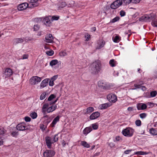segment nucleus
I'll list each match as a JSON object with an SVG mask.
<instances>
[{"mask_svg":"<svg viewBox=\"0 0 157 157\" xmlns=\"http://www.w3.org/2000/svg\"><path fill=\"white\" fill-rule=\"evenodd\" d=\"M156 15L154 13H151L149 14H146L142 17L141 19L145 21L150 22L152 21V25L155 27H157V19H156Z\"/></svg>","mask_w":157,"mask_h":157,"instance_id":"nucleus-1","label":"nucleus"},{"mask_svg":"<svg viewBox=\"0 0 157 157\" xmlns=\"http://www.w3.org/2000/svg\"><path fill=\"white\" fill-rule=\"evenodd\" d=\"M101 63L99 60H97L93 62L91 65V73L93 74L98 73L101 70Z\"/></svg>","mask_w":157,"mask_h":157,"instance_id":"nucleus-2","label":"nucleus"},{"mask_svg":"<svg viewBox=\"0 0 157 157\" xmlns=\"http://www.w3.org/2000/svg\"><path fill=\"white\" fill-rule=\"evenodd\" d=\"M134 130L132 128H127L123 129L122 132V134L125 136L130 137L132 136L134 132Z\"/></svg>","mask_w":157,"mask_h":157,"instance_id":"nucleus-3","label":"nucleus"},{"mask_svg":"<svg viewBox=\"0 0 157 157\" xmlns=\"http://www.w3.org/2000/svg\"><path fill=\"white\" fill-rule=\"evenodd\" d=\"M41 80V78L37 76H33L30 79V84L33 85H36L40 82Z\"/></svg>","mask_w":157,"mask_h":157,"instance_id":"nucleus-4","label":"nucleus"},{"mask_svg":"<svg viewBox=\"0 0 157 157\" xmlns=\"http://www.w3.org/2000/svg\"><path fill=\"white\" fill-rule=\"evenodd\" d=\"M122 4V0H117L111 4L110 7L112 9H115L119 7Z\"/></svg>","mask_w":157,"mask_h":157,"instance_id":"nucleus-5","label":"nucleus"},{"mask_svg":"<svg viewBox=\"0 0 157 157\" xmlns=\"http://www.w3.org/2000/svg\"><path fill=\"white\" fill-rule=\"evenodd\" d=\"M13 74V71L10 68H6L3 73V77L5 78L9 77Z\"/></svg>","mask_w":157,"mask_h":157,"instance_id":"nucleus-6","label":"nucleus"},{"mask_svg":"<svg viewBox=\"0 0 157 157\" xmlns=\"http://www.w3.org/2000/svg\"><path fill=\"white\" fill-rule=\"evenodd\" d=\"M55 154L54 151L52 150H46L43 153L44 157H52Z\"/></svg>","mask_w":157,"mask_h":157,"instance_id":"nucleus-7","label":"nucleus"},{"mask_svg":"<svg viewBox=\"0 0 157 157\" xmlns=\"http://www.w3.org/2000/svg\"><path fill=\"white\" fill-rule=\"evenodd\" d=\"M16 128L19 131H24L28 129L26 124L24 122L18 124L16 126Z\"/></svg>","mask_w":157,"mask_h":157,"instance_id":"nucleus-8","label":"nucleus"},{"mask_svg":"<svg viewBox=\"0 0 157 157\" xmlns=\"http://www.w3.org/2000/svg\"><path fill=\"white\" fill-rule=\"evenodd\" d=\"M27 7H29V5L28 2L23 3L19 5L17 7V9L19 10H23L27 8Z\"/></svg>","mask_w":157,"mask_h":157,"instance_id":"nucleus-9","label":"nucleus"},{"mask_svg":"<svg viewBox=\"0 0 157 157\" xmlns=\"http://www.w3.org/2000/svg\"><path fill=\"white\" fill-rule=\"evenodd\" d=\"M107 98L109 101L113 103L116 102L117 100L116 95L115 94H112L108 95L107 96Z\"/></svg>","mask_w":157,"mask_h":157,"instance_id":"nucleus-10","label":"nucleus"},{"mask_svg":"<svg viewBox=\"0 0 157 157\" xmlns=\"http://www.w3.org/2000/svg\"><path fill=\"white\" fill-rule=\"evenodd\" d=\"M98 86L103 89H106L108 87L106 83L103 80H100L98 82Z\"/></svg>","mask_w":157,"mask_h":157,"instance_id":"nucleus-11","label":"nucleus"},{"mask_svg":"<svg viewBox=\"0 0 157 157\" xmlns=\"http://www.w3.org/2000/svg\"><path fill=\"white\" fill-rule=\"evenodd\" d=\"M38 0H27L30 8L36 7L37 6L36 2Z\"/></svg>","mask_w":157,"mask_h":157,"instance_id":"nucleus-12","label":"nucleus"},{"mask_svg":"<svg viewBox=\"0 0 157 157\" xmlns=\"http://www.w3.org/2000/svg\"><path fill=\"white\" fill-rule=\"evenodd\" d=\"M43 23L47 26H50L51 25V21L50 18L48 17H46L43 20Z\"/></svg>","mask_w":157,"mask_h":157,"instance_id":"nucleus-13","label":"nucleus"},{"mask_svg":"<svg viewBox=\"0 0 157 157\" xmlns=\"http://www.w3.org/2000/svg\"><path fill=\"white\" fill-rule=\"evenodd\" d=\"M45 42L48 43H52L53 42V38L52 35L49 34L45 37Z\"/></svg>","mask_w":157,"mask_h":157,"instance_id":"nucleus-14","label":"nucleus"},{"mask_svg":"<svg viewBox=\"0 0 157 157\" xmlns=\"http://www.w3.org/2000/svg\"><path fill=\"white\" fill-rule=\"evenodd\" d=\"M100 113L98 112L93 113L90 116V120H94L98 118L100 116Z\"/></svg>","mask_w":157,"mask_h":157,"instance_id":"nucleus-15","label":"nucleus"},{"mask_svg":"<svg viewBox=\"0 0 157 157\" xmlns=\"http://www.w3.org/2000/svg\"><path fill=\"white\" fill-rule=\"evenodd\" d=\"M49 80V78H46L43 80L40 85V89H42L46 87L48 85Z\"/></svg>","mask_w":157,"mask_h":157,"instance_id":"nucleus-16","label":"nucleus"},{"mask_svg":"<svg viewBox=\"0 0 157 157\" xmlns=\"http://www.w3.org/2000/svg\"><path fill=\"white\" fill-rule=\"evenodd\" d=\"M137 108L138 110H144L147 108V105L145 104L140 103L137 105Z\"/></svg>","mask_w":157,"mask_h":157,"instance_id":"nucleus-17","label":"nucleus"},{"mask_svg":"<svg viewBox=\"0 0 157 157\" xmlns=\"http://www.w3.org/2000/svg\"><path fill=\"white\" fill-rule=\"evenodd\" d=\"M45 139L47 146L48 148H51V144L52 143V140L51 138L49 137H46Z\"/></svg>","mask_w":157,"mask_h":157,"instance_id":"nucleus-18","label":"nucleus"},{"mask_svg":"<svg viewBox=\"0 0 157 157\" xmlns=\"http://www.w3.org/2000/svg\"><path fill=\"white\" fill-rule=\"evenodd\" d=\"M24 39L21 38H16L13 40V44L16 45L19 43H22L24 41Z\"/></svg>","mask_w":157,"mask_h":157,"instance_id":"nucleus-19","label":"nucleus"},{"mask_svg":"<svg viewBox=\"0 0 157 157\" xmlns=\"http://www.w3.org/2000/svg\"><path fill=\"white\" fill-rule=\"evenodd\" d=\"M112 105V104L109 103H107L102 104L100 105L101 109H107Z\"/></svg>","mask_w":157,"mask_h":157,"instance_id":"nucleus-20","label":"nucleus"},{"mask_svg":"<svg viewBox=\"0 0 157 157\" xmlns=\"http://www.w3.org/2000/svg\"><path fill=\"white\" fill-rule=\"evenodd\" d=\"M57 106L56 105L51 106L47 109V112L48 113L52 112L55 110Z\"/></svg>","mask_w":157,"mask_h":157,"instance_id":"nucleus-21","label":"nucleus"},{"mask_svg":"<svg viewBox=\"0 0 157 157\" xmlns=\"http://www.w3.org/2000/svg\"><path fill=\"white\" fill-rule=\"evenodd\" d=\"M92 130V128L91 127H89L85 128L83 131V133L84 134L86 135L88 133H90Z\"/></svg>","mask_w":157,"mask_h":157,"instance_id":"nucleus-22","label":"nucleus"},{"mask_svg":"<svg viewBox=\"0 0 157 157\" xmlns=\"http://www.w3.org/2000/svg\"><path fill=\"white\" fill-rule=\"evenodd\" d=\"M149 132L152 135H157V128H151L149 130Z\"/></svg>","mask_w":157,"mask_h":157,"instance_id":"nucleus-23","label":"nucleus"},{"mask_svg":"<svg viewBox=\"0 0 157 157\" xmlns=\"http://www.w3.org/2000/svg\"><path fill=\"white\" fill-rule=\"evenodd\" d=\"M59 116H57L53 120L52 124H51V126L52 127H54L55 125L56 124L57 122L59 121Z\"/></svg>","mask_w":157,"mask_h":157,"instance_id":"nucleus-24","label":"nucleus"},{"mask_svg":"<svg viewBox=\"0 0 157 157\" xmlns=\"http://www.w3.org/2000/svg\"><path fill=\"white\" fill-rule=\"evenodd\" d=\"M10 130H13V131L11 132V135L13 137H16L17 135L18 132L16 130L15 128H10Z\"/></svg>","mask_w":157,"mask_h":157,"instance_id":"nucleus-25","label":"nucleus"},{"mask_svg":"<svg viewBox=\"0 0 157 157\" xmlns=\"http://www.w3.org/2000/svg\"><path fill=\"white\" fill-rule=\"evenodd\" d=\"M94 111V108L91 107H90L86 109V112L85 113L90 114Z\"/></svg>","mask_w":157,"mask_h":157,"instance_id":"nucleus-26","label":"nucleus"},{"mask_svg":"<svg viewBox=\"0 0 157 157\" xmlns=\"http://www.w3.org/2000/svg\"><path fill=\"white\" fill-rule=\"evenodd\" d=\"M121 40V37L118 35H116L113 39V41L115 43H118Z\"/></svg>","mask_w":157,"mask_h":157,"instance_id":"nucleus-27","label":"nucleus"},{"mask_svg":"<svg viewBox=\"0 0 157 157\" xmlns=\"http://www.w3.org/2000/svg\"><path fill=\"white\" fill-rule=\"evenodd\" d=\"M58 63V61L57 59H54L52 60L50 63V65L51 66L56 65Z\"/></svg>","mask_w":157,"mask_h":157,"instance_id":"nucleus-28","label":"nucleus"},{"mask_svg":"<svg viewBox=\"0 0 157 157\" xmlns=\"http://www.w3.org/2000/svg\"><path fill=\"white\" fill-rule=\"evenodd\" d=\"M48 93L47 92H45L42 93L40 97V99L42 100L44 99L47 96Z\"/></svg>","mask_w":157,"mask_h":157,"instance_id":"nucleus-29","label":"nucleus"},{"mask_svg":"<svg viewBox=\"0 0 157 157\" xmlns=\"http://www.w3.org/2000/svg\"><path fill=\"white\" fill-rule=\"evenodd\" d=\"M116 61L114 59H112L110 60L109 64L112 67H114L116 66Z\"/></svg>","mask_w":157,"mask_h":157,"instance_id":"nucleus-30","label":"nucleus"},{"mask_svg":"<svg viewBox=\"0 0 157 157\" xmlns=\"http://www.w3.org/2000/svg\"><path fill=\"white\" fill-rule=\"evenodd\" d=\"M81 144L82 146L85 147L89 148L90 147V145L87 144L86 141H82Z\"/></svg>","mask_w":157,"mask_h":157,"instance_id":"nucleus-31","label":"nucleus"},{"mask_svg":"<svg viewBox=\"0 0 157 157\" xmlns=\"http://www.w3.org/2000/svg\"><path fill=\"white\" fill-rule=\"evenodd\" d=\"M30 116L32 118L34 119L36 118L37 117V114L36 112H33L30 114Z\"/></svg>","mask_w":157,"mask_h":157,"instance_id":"nucleus-32","label":"nucleus"},{"mask_svg":"<svg viewBox=\"0 0 157 157\" xmlns=\"http://www.w3.org/2000/svg\"><path fill=\"white\" fill-rule=\"evenodd\" d=\"M157 94V92L155 90L152 91L150 93V96L151 97H155Z\"/></svg>","mask_w":157,"mask_h":157,"instance_id":"nucleus-33","label":"nucleus"},{"mask_svg":"<svg viewBox=\"0 0 157 157\" xmlns=\"http://www.w3.org/2000/svg\"><path fill=\"white\" fill-rule=\"evenodd\" d=\"M105 44V42L103 41H102L98 44V46L97 47V49H100L101 48L103 47Z\"/></svg>","mask_w":157,"mask_h":157,"instance_id":"nucleus-34","label":"nucleus"},{"mask_svg":"<svg viewBox=\"0 0 157 157\" xmlns=\"http://www.w3.org/2000/svg\"><path fill=\"white\" fill-rule=\"evenodd\" d=\"M56 97V96L54 94H51L49 96L48 99V101H51L53 99Z\"/></svg>","mask_w":157,"mask_h":157,"instance_id":"nucleus-35","label":"nucleus"},{"mask_svg":"<svg viewBox=\"0 0 157 157\" xmlns=\"http://www.w3.org/2000/svg\"><path fill=\"white\" fill-rule=\"evenodd\" d=\"M59 5L60 8H63L66 6V4L65 2H62L59 3Z\"/></svg>","mask_w":157,"mask_h":157,"instance_id":"nucleus-36","label":"nucleus"},{"mask_svg":"<svg viewBox=\"0 0 157 157\" xmlns=\"http://www.w3.org/2000/svg\"><path fill=\"white\" fill-rule=\"evenodd\" d=\"M147 114L145 113H142L139 115L140 117L142 119L145 118L147 116Z\"/></svg>","mask_w":157,"mask_h":157,"instance_id":"nucleus-37","label":"nucleus"},{"mask_svg":"<svg viewBox=\"0 0 157 157\" xmlns=\"http://www.w3.org/2000/svg\"><path fill=\"white\" fill-rule=\"evenodd\" d=\"M85 37L86 38L85 40L86 41H88L90 38V35L88 33H86L85 35Z\"/></svg>","mask_w":157,"mask_h":157,"instance_id":"nucleus-38","label":"nucleus"},{"mask_svg":"<svg viewBox=\"0 0 157 157\" xmlns=\"http://www.w3.org/2000/svg\"><path fill=\"white\" fill-rule=\"evenodd\" d=\"M59 55L61 56H64L67 55V53L64 51H61L59 53Z\"/></svg>","mask_w":157,"mask_h":157,"instance_id":"nucleus-39","label":"nucleus"},{"mask_svg":"<svg viewBox=\"0 0 157 157\" xmlns=\"http://www.w3.org/2000/svg\"><path fill=\"white\" fill-rule=\"evenodd\" d=\"M57 134H56L53 137V140H52V143H53L58 141V138L57 137Z\"/></svg>","mask_w":157,"mask_h":157,"instance_id":"nucleus-40","label":"nucleus"},{"mask_svg":"<svg viewBox=\"0 0 157 157\" xmlns=\"http://www.w3.org/2000/svg\"><path fill=\"white\" fill-rule=\"evenodd\" d=\"M40 26L38 25H35L34 26L33 29L34 31H37L40 29Z\"/></svg>","mask_w":157,"mask_h":157,"instance_id":"nucleus-41","label":"nucleus"},{"mask_svg":"<svg viewBox=\"0 0 157 157\" xmlns=\"http://www.w3.org/2000/svg\"><path fill=\"white\" fill-rule=\"evenodd\" d=\"M141 122L140 120H137L135 121V124L137 126H140L141 125Z\"/></svg>","mask_w":157,"mask_h":157,"instance_id":"nucleus-42","label":"nucleus"},{"mask_svg":"<svg viewBox=\"0 0 157 157\" xmlns=\"http://www.w3.org/2000/svg\"><path fill=\"white\" fill-rule=\"evenodd\" d=\"M123 1L125 5H128L132 2V0H123Z\"/></svg>","mask_w":157,"mask_h":157,"instance_id":"nucleus-43","label":"nucleus"},{"mask_svg":"<svg viewBox=\"0 0 157 157\" xmlns=\"http://www.w3.org/2000/svg\"><path fill=\"white\" fill-rule=\"evenodd\" d=\"M46 53L47 55L49 56H51L53 54L54 51L52 50L49 51L47 52Z\"/></svg>","mask_w":157,"mask_h":157,"instance_id":"nucleus-44","label":"nucleus"},{"mask_svg":"<svg viewBox=\"0 0 157 157\" xmlns=\"http://www.w3.org/2000/svg\"><path fill=\"white\" fill-rule=\"evenodd\" d=\"M120 18L118 17H116L113 19L111 21L112 23H114L119 20Z\"/></svg>","mask_w":157,"mask_h":157,"instance_id":"nucleus-45","label":"nucleus"},{"mask_svg":"<svg viewBox=\"0 0 157 157\" xmlns=\"http://www.w3.org/2000/svg\"><path fill=\"white\" fill-rule=\"evenodd\" d=\"M92 127L93 129H97L98 128V125L96 124H94L92 125Z\"/></svg>","mask_w":157,"mask_h":157,"instance_id":"nucleus-46","label":"nucleus"},{"mask_svg":"<svg viewBox=\"0 0 157 157\" xmlns=\"http://www.w3.org/2000/svg\"><path fill=\"white\" fill-rule=\"evenodd\" d=\"M59 18V16H53L52 18V20H57Z\"/></svg>","mask_w":157,"mask_h":157,"instance_id":"nucleus-47","label":"nucleus"},{"mask_svg":"<svg viewBox=\"0 0 157 157\" xmlns=\"http://www.w3.org/2000/svg\"><path fill=\"white\" fill-rule=\"evenodd\" d=\"M29 57V55L27 54H24L22 56V59H25L28 58Z\"/></svg>","mask_w":157,"mask_h":157,"instance_id":"nucleus-48","label":"nucleus"},{"mask_svg":"<svg viewBox=\"0 0 157 157\" xmlns=\"http://www.w3.org/2000/svg\"><path fill=\"white\" fill-rule=\"evenodd\" d=\"M49 104L48 103H45L43 105L42 108V109H45L48 107Z\"/></svg>","mask_w":157,"mask_h":157,"instance_id":"nucleus-49","label":"nucleus"},{"mask_svg":"<svg viewBox=\"0 0 157 157\" xmlns=\"http://www.w3.org/2000/svg\"><path fill=\"white\" fill-rule=\"evenodd\" d=\"M5 131L4 128H0V134L2 135L4 134Z\"/></svg>","mask_w":157,"mask_h":157,"instance_id":"nucleus-50","label":"nucleus"},{"mask_svg":"<svg viewBox=\"0 0 157 157\" xmlns=\"http://www.w3.org/2000/svg\"><path fill=\"white\" fill-rule=\"evenodd\" d=\"M125 14V12L123 10H121L120 12V15L121 17L124 16Z\"/></svg>","mask_w":157,"mask_h":157,"instance_id":"nucleus-51","label":"nucleus"},{"mask_svg":"<svg viewBox=\"0 0 157 157\" xmlns=\"http://www.w3.org/2000/svg\"><path fill=\"white\" fill-rule=\"evenodd\" d=\"M25 120L26 122H29L31 121V118L28 117H25Z\"/></svg>","mask_w":157,"mask_h":157,"instance_id":"nucleus-52","label":"nucleus"},{"mask_svg":"<svg viewBox=\"0 0 157 157\" xmlns=\"http://www.w3.org/2000/svg\"><path fill=\"white\" fill-rule=\"evenodd\" d=\"M141 0H132V2L134 3H139Z\"/></svg>","mask_w":157,"mask_h":157,"instance_id":"nucleus-53","label":"nucleus"},{"mask_svg":"<svg viewBox=\"0 0 157 157\" xmlns=\"http://www.w3.org/2000/svg\"><path fill=\"white\" fill-rule=\"evenodd\" d=\"M49 85L50 86H53L54 85V81L51 80L49 82Z\"/></svg>","mask_w":157,"mask_h":157,"instance_id":"nucleus-54","label":"nucleus"},{"mask_svg":"<svg viewBox=\"0 0 157 157\" xmlns=\"http://www.w3.org/2000/svg\"><path fill=\"white\" fill-rule=\"evenodd\" d=\"M24 40H25V41L26 42L32 40V38H31L28 37H25L24 39Z\"/></svg>","mask_w":157,"mask_h":157,"instance_id":"nucleus-55","label":"nucleus"},{"mask_svg":"<svg viewBox=\"0 0 157 157\" xmlns=\"http://www.w3.org/2000/svg\"><path fill=\"white\" fill-rule=\"evenodd\" d=\"M57 78V76L55 75L51 78V80L54 81L55 80H56V79Z\"/></svg>","mask_w":157,"mask_h":157,"instance_id":"nucleus-56","label":"nucleus"},{"mask_svg":"<svg viewBox=\"0 0 157 157\" xmlns=\"http://www.w3.org/2000/svg\"><path fill=\"white\" fill-rule=\"evenodd\" d=\"M134 86L136 87V88L134 89H136L140 88V85L135 84L134 85Z\"/></svg>","mask_w":157,"mask_h":157,"instance_id":"nucleus-57","label":"nucleus"},{"mask_svg":"<svg viewBox=\"0 0 157 157\" xmlns=\"http://www.w3.org/2000/svg\"><path fill=\"white\" fill-rule=\"evenodd\" d=\"M132 151V150H128L125 151L124 152L125 154H128L129 152H131Z\"/></svg>","mask_w":157,"mask_h":157,"instance_id":"nucleus-58","label":"nucleus"},{"mask_svg":"<svg viewBox=\"0 0 157 157\" xmlns=\"http://www.w3.org/2000/svg\"><path fill=\"white\" fill-rule=\"evenodd\" d=\"M141 88L142 90L144 91L146 90V87L144 86H142L140 85V88Z\"/></svg>","mask_w":157,"mask_h":157,"instance_id":"nucleus-59","label":"nucleus"},{"mask_svg":"<svg viewBox=\"0 0 157 157\" xmlns=\"http://www.w3.org/2000/svg\"><path fill=\"white\" fill-rule=\"evenodd\" d=\"M143 152L142 151H137L136 152L135 154L137 155H143Z\"/></svg>","mask_w":157,"mask_h":157,"instance_id":"nucleus-60","label":"nucleus"},{"mask_svg":"<svg viewBox=\"0 0 157 157\" xmlns=\"http://www.w3.org/2000/svg\"><path fill=\"white\" fill-rule=\"evenodd\" d=\"M42 113L45 114L46 113V109H42Z\"/></svg>","mask_w":157,"mask_h":157,"instance_id":"nucleus-61","label":"nucleus"},{"mask_svg":"<svg viewBox=\"0 0 157 157\" xmlns=\"http://www.w3.org/2000/svg\"><path fill=\"white\" fill-rule=\"evenodd\" d=\"M128 111H132V108L131 107H129L128 108Z\"/></svg>","mask_w":157,"mask_h":157,"instance_id":"nucleus-62","label":"nucleus"},{"mask_svg":"<svg viewBox=\"0 0 157 157\" xmlns=\"http://www.w3.org/2000/svg\"><path fill=\"white\" fill-rule=\"evenodd\" d=\"M3 142L2 140H0V146L3 144Z\"/></svg>","mask_w":157,"mask_h":157,"instance_id":"nucleus-63","label":"nucleus"},{"mask_svg":"<svg viewBox=\"0 0 157 157\" xmlns=\"http://www.w3.org/2000/svg\"><path fill=\"white\" fill-rule=\"evenodd\" d=\"M58 100V98H57V99H56V100H55L54 101H53V102L52 103L53 104H55V103L56 102V101H57Z\"/></svg>","mask_w":157,"mask_h":157,"instance_id":"nucleus-64","label":"nucleus"}]
</instances>
